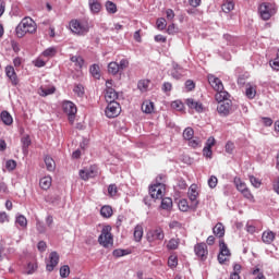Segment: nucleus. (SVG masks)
Returning a JSON list of instances; mask_svg holds the SVG:
<instances>
[{
  "label": "nucleus",
  "instance_id": "1",
  "mask_svg": "<svg viewBox=\"0 0 279 279\" xmlns=\"http://www.w3.org/2000/svg\"><path fill=\"white\" fill-rule=\"evenodd\" d=\"M36 32V22L32 17H24L15 28L17 38H23L25 34H34Z\"/></svg>",
  "mask_w": 279,
  "mask_h": 279
},
{
  "label": "nucleus",
  "instance_id": "2",
  "mask_svg": "<svg viewBox=\"0 0 279 279\" xmlns=\"http://www.w3.org/2000/svg\"><path fill=\"white\" fill-rule=\"evenodd\" d=\"M278 7L275 3L263 2L258 5V14L262 21H269L271 16H276Z\"/></svg>",
  "mask_w": 279,
  "mask_h": 279
},
{
  "label": "nucleus",
  "instance_id": "3",
  "mask_svg": "<svg viewBox=\"0 0 279 279\" xmlns=\"http://www.w3.org/2000/svg\"><path fill=\"white\" fill-rule=\"evenodd\" d=\"M99 245L102 247H110L112 243H114V239L112 236V227L110 225L104 226L100 235L98 236Z\"/></svg>",
  "mask_w": 279,
  "mask_h": 279
},
{
  "label": "nucleus",
  "instance_id": "4",
  "mask_svg": "<svg viewBox=\"0 0 279 279\" xmlns=\"http://www.w3.org/2000/svg\"><path fill=\"white\" fill-rule=\"evenodd\" d=\"M70 29L73 34H76V36H86V34L90 32V26L88 22L72 20L70 22Z\"/></svg>",
  "mask_w": 279,
  "mask_h": 279
},
{
  "label": "nucleus",
  "instance_id": "5",
  "mask_svg": "<svg viewBox=\"0 0 279 279\" xmlns=\"http://www.w3.org/2000/svg\"><path fill=\"white\" fill-rule=\"evenodd\" d=\"M63 112L68 114V119L70 123L75 122V114H77V107L75 106V104H73V101L66 100L63 102Z\"/></svg>",
  "mask_w": 279,
  "mask_h": 279
},
{
  "label": "nucleus",
  "instance_id": "6",
  "mask_svg": "<svg viewBox=\"0 0 279 279\" xmlns=\"http://www.w3.org/2000/svg\"><path fill=\"white\" fill-rule=\"evenodd\" d=\"M106 93H105V99L107 104H117V99H119V93L114 90V88L110 87L112 86V81L106 82Z\"/></svg>",
  "mask_w": 279,
  "mask_h": 279
},
{
  "label": "nucleus",
  "instance_id": "7",
  "mask_svg": "<svg viewBox=\"0 0 279 279\" xmlns=\"http://www.w3.org/2000/svg\"><path fill=\"white\" fill-rule=\"evenodd\" d=\"M187 196L191 201L190 208H192V210H197V206H199V201H197V197L199 196V193L197 192V185L192 184L190 186Z\"/></svg>",
  "mask_w": 279,
  "mask_h": 279
},
{
  "label": "nucleus",
  "instance_id": "8",
  "mask_svg": "<svg viewBox=\"0 0 279 279\" xmlns=\"http://www.w3.org/2000/svg\"><path fill=\"white\" fill-rule=\"evenodd\" d=\"M150 197L156 202V199H162L165 196V184L156 183L149 187Z\"/></svg>",
  "mask_w": 279,
  "mask_h": 279
},
{
  "label": "nucleus",
  "instance_id": "9",
  "mask_svg": "<svg viewBox=\"0 0 279 279\" xmlns=\"http://www.w3.org/2000/svg\"><path fill=\"white\" fill-rule=\"evenodd\" d=\"M98 173L99 170L97 169V166H90L89 168H84L80 170L78 175L82 180L86 182L92 178H97Z\"/></svg>",
  "mask_w": 279,
  "mask_h": 279
},
{
  "label": "nucleus",
  "instance_id": "10",
  "mask_svg": "<svg viewBox=\"0 0 279 279\" xmlns=\"http://www.w3.org/2000/svg\"><path fill=\"white\" fill-rule=\"evenodd\" d=\"M105 114L108 119H116L121 114V105L119 102H108Z\"/></svg>",
  "mask_w": 279,
  "mask_h": 279
},
{
  "label": "nucleus",
  "instance_id": "11",
  "mask_svg": "<svg viewBox=\"0 0 279 279\" xmlns=\"http://www.w3.org/2000/svg\"><path fill=\"white\" fill-rule=\"evenodd\" d=\"M146 239L149 243H154V241H162L165 239V231L162 228L149 230L146 234Z\"/></svg>",
  "mask_w": 279,
  "mask_h": 279
},
{
  "label": "nucleus",
  "instance_id": "12",
  "mask_svg": "<svg viewBox=\"0 0 279 279\" xmlns=\"http://www.w3.org/2000/svg\"><path fill=\"white\" fill-rule=\"evenodd\" d=\"M194 253L199 260L204 262L206 258H208V246L204 242L197 243L194 246Z\"/></svg>",
  "mask_w": 279,
  "mask_h": 279
},
{
  "label": "nucleus",
  "instance_id": "13",
  "mask_svg": "<svg viewBox=\"0 0 279 279\" xmlns=\"http://www.w3.org/2000/svg\"><path fill=\"white\" fill-rule=\"evenodd\" d=\"M232 110V100H225L222 102H219L217 107V111L220 114V117H228Z\"/></svg>",
  "mask_w": 279,
  "mask_h": 279
},
{
  "label": "nucleus",
  "instance_id": "14",
  "mask_svg": "<svg viewBox=\"0 0 279 279\" xmlns=\"http://www.w3.org/2000/svg\"><path fill=\"white\" fill-rule=\"evenodd\" d=\"M60 263V255L58 252L53 251L49 255V263L46 265L47 271H53L57 265Z\"/></svg>",
  "mask_w": 279,
  "mask_h": 279
},
{
  "label": "nucleus",
  "instance_id": "15",
  "mask_svg": "<svg viewBox=\"0 0 279 279\" xmlns=\"http://www.w3.org/2000/svg\"><path fill=\"white\" fill-rule=\"evenodd\" d=\"M5 75H7V77H9L12 86L19 85V76L16 75V71H14V66L8 65L5 68Z\"/></svg>",
  "mask_w": 279,
  "mask_h": 279
},
{
  "label": "nucleus",
  "instance_id": "16",
  "mask_svg": "<svg viewBox=\"0 0 279 279\" xmlns=\"http://www.w3.org/2000/svg\"><path fill=\"white\" fill-rule=\"evenodd\" d=\"M208 82L214 90H223V83L221 80L213 74L208 75Z\"/></svg>",
  "mask_w": 279,
  "mask_h": 279
},
{
  "label": "nucleus",
  "instance_id": "17",
  "mask_svg": "<svg viewBox=\"0 0 279 279\" xmlns=\"http://www.w3.org/2000/svg\"><path fill=\"white\" fill-rule=\"evenodd\" d=\"M185 104L191 110H195L196 112H204V105L193 98H187Z\"/></svg>",
  "mask_w": 279,
  "mask_h": 279
},
{
  "label": "nucleus",
  "instance_id": "18",
  "mask_svg": "<svg viewBox=\"0 0 279 279\" xmlns=\"http://www.w3.org/2000/svg\"><path fill=\"white\" fill-rule=\"evenodd\" d=\"M88 7L92 14H99L101 12V2L99 0H88Z\"/></svg>",
  "mask_w": 279,
  "mask_h": 279
},
{
  "label": "nucleus",
  "instance_id": "19",
  "mask_svg": "<svg viewBox=\"0 0 279 279\" xmlns=\"http://www.w3.org/2000/svg\"><path fill=\"white\" fill-rule=\"evenodd\" d=\"M229 97H230V94L225 89L217 90L215 95V99L216 101H218V104H221L223 101H230Z\"/></svg>",
  "mask_w": 279,
  "mask_h": 279
},
{
  "label": "nucleus",
  "instance_id": "20",
  "mask_svg": "<svg viewBox=\"0 0 279 279\" xmlns=\"http://www.w3.org/2000/svg\"><path fill=\"white\" fill-rule=\"evenodd\" d=\"M213 232L215 236H218V239H222V236H226V227H223V223L218 222L214 228Z\"/></svg>",
  "mask_w": 279,
  "mask_h": 279
},
{
  "label": "nucleus",
  "instance_id": "21",
  "mask_svg": "<svg viewBox=\"0 0 279 279\" xmlns=\"http://www.w3.org/2000/svg\"><path fill=\"white\" fill-rule=\"evenodd\" d=\"M0 119L2 123H4V125H12L14 123V119L12 118V114H10V112L5 110L0 113Z\"/></svg>",
  "mask_w": 279,
  "mask_h": 279
},
{
  "label": "nucleus",
  "instance_id": "22",
  "mask_svg": "<svg viewBox=\"0 0 279 279\" xmlns=\"http://www.w3.org/2000/svg\"><path fill=\"white\" fill-rule=\"evenodd\" d=\"M51 177H44L39 180V186L43 191H49L51 189Z\"/></svg>",
  "mask_w": 279,
  "mask_h": 279
},
{
  "label": "nucleus",
  "instance_id": "23",
  "mask_svg": "<svg viewBox=\"0 0 279 279\" xmlns=\"http://www.w3.org/2000/svg\"><path fill=\"white\" fill-rule=\"evenodd\" d=\"M274 239H276V233H274L272 231H265L262 235V241H264V243H267L268 245L274 243Z\"/></svg>",
  "mask_w": 279,
  "mask_h": 279
},
{
  "label": "nucleus",
  "instance_id": "24",
  "mask_svg": "<svg viewBox=\"0 0 279 279\" xmlns=\"http://www.w3.org/2000/svg\"><path fill=\"white\" fill-rule=\"evenodd\" d=\"M47 171H56V161L49 155H47L44 159Z\"/></svg>",
  "mask_w": 279,
  "mask_h": 279
},
{
  "label": "nucleus",
  "instance_id": "25",
  "mask_svg": "<svg viewBox=\"0 0 279 279\" xmlns=\"http://www.w3.org/2000/svg\"><path fill=\"white\" fill-rule=\"evenodd\" d=\"M100 215L101 217H104L105 219H110V217H112L113 215V210L112 207H110V205H105L100 208Z\"/></svg>",
  "mask_w": 279,
  "mask_h": 279
},
{
  "label": "nucleus",
  "instance_id": "26",
  "mask_svg": "<svg viewBox=\"0 0 279 279\" xmlns=\"http://www.w3.org/2000/svg\"><path fill=\"white\" fill-rule=\"evenodd\" d=\"M142 110L145 114H151L154 112V102L146 100L142 104Z\"/></svg>",
  "mask_w": 279,
  "mask_h": 279
},
{
  "label": "nucleus",
  "instance_id": "27",
  "mask_svg": "<svg viewBox=\"0 0 279 279\" xmlns=\"http://www.w3.org/2000/svg\"><path fill=\"white\" fill-rule=\"evenodd\" d=\"M162 210H171L173 208V199L171 197L161 198Z\"/></svg>",
  "mask_w": 279,
  "mask_h": 279
},
{
  "label": "nucleus",
  "instance_id": "28",
  "mask_svg": "<svg viewBox=\"0 0 279 279\" xmlns=\"http://www.w3.org/2000/svg\"><path fill=\"white\" fill-rule=\"evenodd\" d=\"M89 73H90L92 76H94L95 80H100L101 78V72H100V69H99L98 64H93L89 68Z\"/></svg>",
  "mask_w": 279,
  "mask_h": 279
},
{
  "label": "nucleus",
  "instance_id": "29",
  "mask_svg": "<svg viewBox=\"0 0 279 279\" xmlns=\"http://www.w3.org/2000/svg\"><path fill=\"white\" fill-rule=\"evenodd\" d=\"M221 10L222 12H225V14H230V12H232V10H234V2L227 0L222 5H221Z\"/></svg>",
  "mask_w": 279,
  "mask_h": 279
},
{
  "label": "nucleus",
  "instance_id": "30",
  "mask_svg": "<svg viewBox=\"0 0 279 279\" xmlns=\"http://www.w3.org/2000/svg\"><path fill=\"white\" fill-rule=\"evenodd\" d=\"M108 72L111 75H118V73H121L119 70V63L116 61H112L108 64Z\"/></svg>",
  "mask_w": 279,
  "mask_h": 279
},
{
  "label": "nucleus",
  "instance_id": "31",
  "mask_svg": "<svg viewBox=\"0 0 279 279\" xmlns=\"http://www.w3.org/2000/svg\"><path fill=\"white\" fill-rule=\"evenodd\" d=\"M134 240L138 243L142 241L143 239V227L137 225L134 229V233H133Z\"/></svg>",
  "mask_w": 279,
  "mask_h": 279
},
{
  "label": "nucleus",
  "instance_id": "32",
  "mask_svg": "<svg viewBox=\"0 0 279 279\" xmlns=\"http://www.w3.org/2000/svg\"><path fill=\"white\" fill-rule=\"evenodd\" d=\"M233 183L240 193H242V191H245L247 189V185L245 184V182L241 181V178L235 177L233 180Z\"/></svg>",
  "mask_w": 279,
  "mask_h": 279
},
{
  "label": "nucleus",
  "instance_id": "33",
  "mask_svg": "<svg viewBox=\"0 0 279 279\" xmlns=\"http://www.w3.org/2000/svg\"><path fill=\"white\" fill-rule=\"evenodd\" d=\"M105 8L108 14H117V4L110 0H108L105 4Z\"/></svg>",
  "mask_w": 279,
  "mask_h": 279
},
{
  "label": "nucleus",
  "instance_id": "34",
  "mask_svg": "<svg viewBox=\"0 0 279 279\" xmlns=\"http://www.w3.org/2000/svg\"><path fill=\"white\" fill-rule=\"evenodd\" d=\"M178 247H180V239H170L167 244V250H178Z\"/></svg>",
  "mask_w": 279,
  "mask_h": 279
},
{
  "label": "nucleus",
  "instance_id": "35",
  "mask_svg": "<svg viewBox=\"0 0 279 279\" xmlns=\"http://www.w3.org/2000/svg\"><path fill=\"white\" fill-rule=\"evenodd\" d=\"M220 254L222 256H230V248H228V244L223 240L219 241Z\"/></svg>",
  "mask_w": 279,
  "mask_h": 279
},
{
  "label": "nucleus",
  "instance_id": "36",
  "mask_svg": "<svg viewBox=\"0 0 279 279\" xmlns=\"http://www.w3.org/2000/svg\"><path fill=\"white\" fill-rule=\"evenodd\" d=\"M21 141H22V149L25 153L29 148V145H32V138L29 137V135H26L22 137Z\"/></svg>",
  "mask_w": 279,
  "mask_h": 279
},
{
  "label": "nucleus",
  "instance_id": "37",
  "mask_svg": "<svg viewBox=\"0 0 279 279\" xmlns=\"http://www.w3.org/2000/svg\"><path fill=\"white\" fill-rule=\"evenodd\" d=\"M71 62H74L75 66H78V69H82L84 66V58L81 56H73L71 57Z\"/></svg>",
  "mask_w": 279,
  "mask_h": 279
},
{
  "label": "nucleus",
  "instance_id": "38",
  "mask_svg": "<svg viewBox=\"0 0 279 279\" xmlns=\"http://www.w3.org/2000/svg\"><path fill=\"white\" fill-rule=\"evenodd\" d=\"M137 88L142 93H146L147 88H149V80H142L137 83Z\"/></svg>",
  "mask_w": 279,
  "mask_h": 279
},
{
  "label": "nucleus",
  "instance_id": "39",
  "mask_svg": "<svg viewBox=\"0 0 279 279\" xmlns=\"http://www.w3.org/2000/svg\"><path fill=\"white\" fill-rule=\"evenodd\" d=\"M194 134H195V131L193 130V128H186L183 131V138L185 141H191L193 138Z\"/></svg>",
  "mask_w": 279,
  "mask_h": 279
},
{
  "label": "nucleus",
  "instance_id": "40",
  "mask_svg": "<svg viewBox=\"0 0 279 279\" xmlns=\"http://www.w3.org/2000/svg\"><path fill=\"white\" fill-rule=\"evenodd\" d=\"M112 254L116 258H121V256H128V254H130V251L123 248H116Z\"/></svg>",
  "mask_w": 279,
  "mask_h": 279
},
{
  "label": "nucleus",
  "instance_id": "41",
  "mask_svg": "<svg viewBox=\"0 0 279 279\" xmlns=\"http://www.w3.org/2000/svg\"><path fill=\"white\" fill-rule=\"evenodd\" d=\"M36 230L39 234H45V232H47V226H45L44 221L37 220Z\"/></svg>",
  "mask_w": 279,
  "mask_h": 279
},
{
  "label": "nucleus",
  "instance_id": "42",
  "mask_svg": "<svg viewBox=\"0 0 279 279\" xmlns=\"http://www.w3.org/2000/svg\"><path fill=\"white\" fill-rule=\"evenodd\" d=\"M15 223L21 226V228H27V218L23 215H19L15 219Z\"/></svg>",
  "mask_w": 279,
  "mask_h": 279
},
{
  "label": "nucleus",
  "instance_id": "43",
  "mask_svg": "<svg viewBox=\"0 0 279 279\" xmlns=\"http://www.w3.org/2000/svg\"><path fill=\"white\" fill-rule=\"evenodd\" d=\"M45 202L48 204H58V202H60V197L58 195L49 194L45 197Z\"/></svg>",
  "mask_w": 279,
  "mask_h": 279
},
{
  "label": "nucleus",
  "instance_id": "44",
  "mask_svg": "<svg viewBox=\"0 0 279 279\" xmlns=\"http://www.w3.org/2000/svg\"><path fill=\"white\" fill-rule=\"evenodd\" d=\"M129 66H130V61L128 59H122L118 63V69L120 70V73H123L125 69H128Z\"/></svg>",
  "mask_w": 279,
  "mask_h": 279
},
{
  "label": "nucleus",
  "instance_id": "45",
  "mask_svg": "<svg viewBox=\"0 0 279 279\" xmlns=\"http://www.w3.org/2000/svg\"><path fill=\"white\" fill-rule=\"evenodd\" d=\"M56 53H58V50L53 47H50L43 52V56L45 58H53V56H56Z\"/></svg>",
  "mask_w": 279,
  "mask_h": 279
},
{
  "label": "nucleus",
  "instance_id": "46",
  "mask_svg": "<svg viewBox=\"0 0 279 279\" xmlns=\"http://www.w3.org/2000/svg\"><path fill=\"white\" fill-rule=\"evenodd\" d=\"M69 274H71V268L69 265H64L60 268L61 278H69Z\"/></svg>",
  "mask_w": 279,
  "mask_h": 279
},
{
  "label": "nucleus",
  "instance_id": "47",
  "mask_svg": "<svg viewBox=\"0 0 279 279\" xmlns=\"http://www.w3.org/2000/svg\"><path fill=\"white\" fill-rule=\"evenodd\" d=\"M73 92L75 93V95H77V97H84V85H75Z\"/></svg>",
  "mask_w": 279,
  "mask_h": 279
},
{
  "label": "nucleus",
  "instance_id": "48",
  "mask_svg": "<svg viewBox=\"0 0 279 279\" xmlns=\"http://www.w3.org/2000/svg\"><path fill=\"white\" fill-rule=\"evenodd\" d=\"M245 95L248 99H254V97H256V89L253 86H248L245 90Z\"/></svg>",
  "mask_w": 279,
  "mask_h": 279
},
{
  "label": "nucleus",
  "instance_id": "49",
  "mask_svg": "<svg viewBox=\"0 0 279 279\" xmlns=\"http://www.w3.org/2000/svg\"><path fill=\"white\" fill-rule=\"evenodd\" d=\"M168 266L171 267L172 269L174 267H178V256L170 255L169 258H168Z\"/></svg>",
  "mask_w": 279,
  "mask_h": 279
},
{
  "label": "nucleus",
  "instance_id": "50",
  "mask_svg": "<svg viewBox=\"0 0 279 279\" xmlns=\"http://www.w3.org/2000/svg\"><path fill=\"white\" fill-rule=\"evenodd\" d=\"M179 209L181 213H187L189 211V202L186 199H181L179 202Z\"/></svg>",
  "mask_w": 279,
  "mask_h": 279
},
{
  "label": "nucleus",
  "instance_id": "51",
  "mask_svg": "<svg viewBox=\"0 0 279 279\" xmlns=\"http://www.w3.org/2000/svg\"><path fill=\"white\" fill-rule=\"evenodd\" d=\"M156 25H157V29L162 31L167 27V20H165V17H160L157 20Z\"/></svg>",
  "mask_w": 279,
  "mask_h": 279
},
{
  "label": "nucleus",
  "instance_id": "52",
  "mask_svg": "<svg viewBox=\"0 0 279 279\" xmlns=\"http://www.w3.org/2000/svg\"><path fill=\"white\" fill-rule=\"evenodd\" d=\"M218 183H219V180L215 175H211L208 179V186H209V189H217V184Z\"/></svg>",
  "mask_w": 279,
  "mask_h": 279
},
{
  "label": "nucleus",
  "instance_id": "53",
  "mask_svg": "<svg viewBox=\"0 0 279 279\" xmlns=\"http://www.w3.org/2000/svg\"><path fill=\"white\" fill-rule=\"evenodd\" d=\"M270 66L274 69V71H279V50L277 52V57L270 61Z\"/></svg>",
  "mask_w": 279,
  "mask_h": 279
},
{
  "label": "nucleus",
  "instance_id": "54",
  "mask_svg": "<svg viewBox=\"0 0 279 279\" xmlns=\"http://www.w3.org/2000/svg\"><path fill=\"white\" fill-rule=\"evenodd\" d=\"M117 193H118L117 184H110L108 186V195L110 197H114V195H117Z\"/></svg>",
  "mask_w": 279,
  "mask_h": 279
},
{
  "label": "nucleus",
  "instance_id": "55",
  "mask_svg": "<svg viewBox=\"0 0 279 279\" xmlns=\"http://www.w3.org/2000/svg\"><path fill=\"white\" fill-rule=\"evenodd\" d=\"M5 168L9 170V171H14L16 169V161H14L13 159H9L7 162H5Z\"/></svg>",
  "mask_w": 279,
  "mask_h": 279
},
{
  "label": "nucleus",
  "instance_id": "56",
  "mask_svg": "<svg viewBox=\"0 0 279 279\" xmlns=\"http://www.w3.org/2000/svg\"><path fill=\"white\" fill-rule=\"evenodd\" d=\"M170 230H182V223L180 221L173 220L169 223Z\"/></svg>",
  "mask_w": 279,
  "mask_h": 279
},
{
  "label": "nucleus",
  "instance_id": "57",
  "mask_svg": "<svg viewBox=\"0 0 279 279\" xmlns=\"http://www.w3.org/2000/svg\"><path fill=\"white\" fill-rule=\"evenodd\" d=\"M171 106L172 108H174V110H179V111L184 110V104H182V101L180 100L173 101Z\"/></svg>",
  "mask_w": 279,
  "mask_h": 279
},
{
  "label": "nucleus",
  "instance_id": "58",
  "mask_svg": "<svg viewBox=\"0 0 279 279\" xmlns=\"http://www.w3.org/2000/svg\"><path fill=\"white\" fill-rule=\"evenodd\" d=\"M250 182L255 189H259L260 186V180H258L256 177L251 175L250 177Z\"/></svg>",
  "mask_w": 279,
  "mask_h": 279
},
{
  "label": "nucleus",
  "instance_id": "59",
  "mask_svg": "<svg viewBox=\"0 0 279 279\" xmlns=\"http://www.w3.org/2000/svg\"><path fill=\"white\" fill-rule=\"evenodd\" d=\"M172 88H173V85L170 82H165L161 87L163 93H171Z\"/></svg>",
  "mask_w": 279,
  "mask_h": 279
},
{
  "label": "nucleus",
  "instance_id": "60",
  "mask_svg": "<svg viewBox=\"0 0 279 279\" xmlns=\"http://www.w3.org/2000/svg\"><path fill=\"white\" fill-rule=\"evenodd\" d=\"M189 141V145H190V147H193L194 149L196 148V147H199V143H202L201 141H199V138H192V140H187Z\"/></svg>",
  "mask_w": 279,
  "mask_h": 279
},
{
  "label": "nucleus",
  "instance_id": "61",
  "mask_svg": "<svg viewBox=\"0 0 279 279\" xmlns=\"http://www.w3.org/2000/svg\"><path fill=\"white\" fill-rule=\"evenodd\" d=\"M27 274L32 275L34 274V271H36V269H38V265L34 264V263H28L27 265Z\"/></svg>",
  "mask_w": 279,
  "mask_h": 279
},
{
  "label": "nucleus",
  "instance_id": "62",
  "mask_svg": "<svg viewBox=\"0 0 279 279\" xmlns=\"http://www.w3.org/2000/svg\"><path fill=\"white\" fill-rule=\"evenodd\" d=\"M253 276H256L255 279H265V276L263 275V272H260L259 268H255L252 271Z\"/></svg>",
  "mask_w": 279,
  "mask_h": 279
},
{
  "label": "nucleus",
  "instance_id": "63",
  "mask_svg": "<svg viewBox=\"0 0 279 279\" xmlns=\"http://www.w3.org/2000/svg\"><path fill=\"white\" fill-rule=\"evenodd\" d=\"M37 250L39 252H46L47 251V242L39 241L38 244H37Z\"/></svg>",
  "mask_w": 279,
  "mask_h": 279
},
{
  "label": "nucleus",
  "instance_id": "64",
  "mask_svg": "<svg viewBox=\"0 0 279 279\" xmlns=\"http://www.w3.org/2000/svg\"><path fill=\"white\" fill-rule=\"evenodd\" d=\"M185 88L187 90H194L195 89V82L191 81V80H187L185 82Z\"/></svg>",
  "mask_w": 279,
  "mask_h": 279
}]
</instances>
